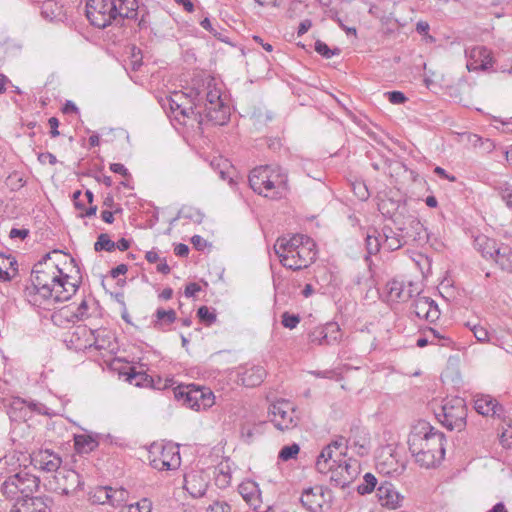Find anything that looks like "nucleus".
I'll return each instance as SVG.
<instances>
[{"label": "nucleus", "instance_id": "nucleus-7", "mask_svg": "<svg viewBox=\"0 0 512 512\" xmlns=\"http://www.w3.org/2000/svg\"><path fill=\"white\" fill-rule=\"evenodd\" d=\"M435 416L449 430H462L466 425L467 409L464 399L454 397L442 401Z\"/></svg>", "mask_w": 512, "mask_h": 512}, {"label": "nucleus", "instance_id": "nucleus-30", "mask_svg": "<svg viewBox=\"0 0 512 512\" xmlns=\"http://www.w3.org/2000/svg\"><path fill=\"white\" fill-rule=\"evenodd\" d=\"M184 480V488L192 497L200 498L205 495L208 484L201 475L190 473Z\"/></svg>", "mask_w": 512, "mask_h": 512}, {"label": "nucleus", "instance_id": "nucleus-48", "mask_svg": "<svg viewBox=\"0 0 512 512\" xmlns=\"http://www.w3.org/2000/svg\"><path fill=\"white\" fill-rule=\"evenodd\" d=\"M388 99L392 104H402L406 101L405 95L400 91L388 92Z\"/></svg>", "mask_w": 512, "mask_h": 512}, {"label": "nucleus", "instance_id": "nucleus-61", "mask_svg": "<svg viewBox=\"0 0 512 512\" xmlns=\"http://www.w3.org/2000/svg\"><path fill=\"white\" fill-rule=\"evenodd\" d=\"M157 271L162 274H169L170 273V267L167 264L165 259H161L157 264Z\"/></svg>", "mask_w": 512, "mask_h": 512}, {"label": "nucleus", "instance_id": "nucleus-4", "mask_svg": "<svg viewBox=\"0 0 512 512\" xmlns=\"http://www.w3.org/2000/svg\"><path fill=\"white\" fill-rule=\"evenodd\" d=\"M274 250L282 265L292 270L306 268L316 255L314 241L299 234L278 238Z\"/></svg>", "mask_w": 512, "mask_h": 512}, {"label": "nucleus", "instance_id": "nucleus-3", "mask_svg": "<svg viewBox=\"0 0 512 512\" xmlns=\"http://www.w3.org/2000/svg\"><path fill=\"white\" fill-rule=\"evenodd\" d=\"M445 435L426 421H418L408 436L409 451L424 468L439 464L445 456Z\"/></svg>", "mask_w": 512, "mask_h": 512}, {"label": "nucleus", "instance_id": "nucleus-47", "mask_svg": "<svg viewBox=\"0 0 512 512\" xmlns=\"http://www.w3.org/2000/svg\"><path fill=\"white\" fill-rule=\"evenodd\" d=\"M207 512H231V507L225 501H215L207 508Z\"/></svg>", "mask_w": 512, "mask_h": 512}, {"label": "nucleus", "instance_id": "nucleus-46", "mask_svg": "<svg viewBox=\"0 0 512 512\" xmlns=\"http://www.w3.org/2000/svg\"><path fill=\"white\" fill-rule=\"evenodd\" d=\"M366 244L367 250L370 254H376L379 251L380 243L376 236L368 234Z\"/></svg>", "mask_w": 512, "mask_h": 512}, {"label": "nucleus", "instance_id": "nucleus-44", "mask_svg": "<svg viewBox=\"0 0 512 512\" xmlns=\"http://www.w3.org/2000/svg\"><path fill=\"white\" fill-rule=\"evenodd\" d=\"M315 51L325 58H331L334 55L339 54V50H331L326 43L317 41L315 43Z\"/></svg>", "mask_w": 512, "mask_h": 512}, {"label": "nucleus", "instance_id": "nucleus-62", "mask_svg": "<svg viewBox=\"0 0 512 512\" xmlns=\"http://www.w3.org/2000/svg\"><path fill=\"white\" fill-rule=\"evenodd\" d=\"M230 481H231V476H229L228 474H225L224 477H222V476L216 477L217 485L222 488L228 486L230 484Z\"/></svg>", "mask_w": 512, "mask_h": 512}, {"label": "nucleus", "instance_id": "nucleus-25", "mask_svg": "<svg viewBox=\"0 0 512 512\" xmlns=\"http://www.w3.org/2000/svg\"><path fill=\"white\" fill-rule=\"evenodd\" d=\"M71 313L78 319L98 318L100 317V306L98 302L92 298H85L79 304H73Z\"/></svg>", "mask_w": 512, "mask_h": 512}, {"label": "nucleus", "instance_id": "nucleus-13", "mask_svg": "<svg viewBox=\"0 0 512 512\" xmlns=\"http://www.w3.org/2000/svg\"><path fill=\"white\" fill-rule=\"evenodd\" d=\"M417 282L404 281L398 278L389 280L382 292L384 300L390 304L408 301L413 295L419 294Z\"/></svg>", "mask_w": 512, "mask_h": 512}, {"label": "nucleus", "instance_id": "nucleus-8", "mask_svg": "<svg viewBox=\"0 0 512 512\" xmlns=\"http://www.w3.org/2000/svg\"><path fill=\"white\" fill-rule=\"evenodd\" d=\"M174 395L183 405L195 411L206 410L215 403L213 392L206 387L178 386L174 389Z\"/></svg>", "mask_w": 512, "mask_h": 512}, {"label": "nucleus", "instance_id": "nucleus-16", "mask_svg": "<svg viewBox=\"0 0 512 512\" xmlns=\"http://www.w3.org/2000/svg\"><path fill=\"white\" fill-rule=\"evenodd\" d=\"M332 499V493L323 486H314L302 492L300 501L309 512H322L324 506H328Z\"/></svg>", "mask_w": 512, "mask_h": 512}, {"label": "nucleus", "instance_id": "nucleus-11", "mask_svg": "<svg viewBox=\"0 0 512 512\" xmlns=\"http://www.w3.org/2000/svg\"><path fill=\"white\" fill-rule=\"evenodd\" d=\"M347 445L345 439H339L325 446L316 460V469L322 474L331 473V471L342 462L346 455Z\"/></svg>", "mask_w": 512, "mask_h": 512}, {"label": "nucleus", "instance_id": "nucleus-20", "mask_svg": "<svg viewBox=\"0 0 512 512\" xmlns=\"http://www.w3.org/2000/svg\"><path fill=\"white\" fill-rule=\"evenodd\" d=\"M492 65V53L486 47L477 46L470 50L467 62V68L469 71L486 70Z\"/></svg>", "mask_w": 512, "mask_h": 512}, {"label": "nucleus", "instance_id": "nucleus-36", "mask_svg": "<svg viewBox=\"0 0 512 512\" xmlns=\"http://www.w3.org/2000/svg\"><path fill=\"white\" fill-rule=\"evenodd\" d=\"M110 486H97L89 492V501L92 504L109 505Z\"/></svg>", "mask_w": 512, "mask_h": 512}, {"label": "nucleus", "instance_id": "nucleus-55", "mask_svg": "<svg viewBox=\"0 0 512 512\" xmlns=\"http://www.w3.org/2000/svg\"><path fill=\"white\" fill-rule=\"evenodd\" d=\"M198 316L200 320H214L215 316L210 313L208 307L202 306L198 309Z\"/></svg>", "mask_w": 512, "mask_h": 512}, {"label": "nucleus", "instance_id": "nucleus-18", "mask_svg": "<svg viewBox=\"0 0 512 512\" xmlns=\"http://www.w3.org/2000/svg\"><path fill=\"white\" fill-rule=\"evenodd\" d=\"M376 497L382 507L395 510L402 506L404 497L388 481L382 482L376 489Z\"/></svg>", "mask_w": 512, "mask_h": 512}, {"label": "nucleus", "instance_id": "nucleus-14", "mask_svg": "<svg viewBox=\"0 0 512 512\" xmlns=\"http://www.w3.org/2000/svg\"><path fill=\"white\" fill-rule=\"evenodd\" d=\"M7 413L11 421L25 422L29 420L34 413L47 414V407L37 401L16 397L12 399Z\"/></svg>", "mask_w": 512, "mask_h": 512}, {"label": "nucleus", "instance_id": "nucleus-17", "mask_svg": "<svg viewBox=\"0 0 512 512\" xmlns=\"http://www.w3.org/2000/svg\"><path fill=\"white\" fill-rule=\"evenodd\" d=\"M28 458L34 468L47 473L57 472L62 465L61 456L50 449H40Z\"/></svg>", "mask_w": 512, "mask_h": 512}, {"label": "nucleus", "instance_id": "nucleus-38", "mask_svg": "<svg viewBox=\"0 0 512 512\" xmlns=\"http://www.w3.org/2000/svg\"><path fill=\"white\" fill-rule=\"evenodd\" d=\"M239 493L248 504L254 505L257 501L259 491L256 483L246 482L239 486Z\"/></svg>", "mask_w": 512, "mask_h": 512}, {"label": "nucleus", "instance_id": "nucleus-45", "mask_svg": "<svg viewBox=\"0 0 512 512\" xmlns=\"http://www.w3.org/2000/svg\"><path fill=\"white\" fill-rule=\"evenodd\" d=\"M114 242L111 241L108 236L101 235L95 243V250H106L112 251L114 249Z\"/></svg>", "mask_w": 512, "mask_h": 512}, {"label": "nucleus", "instance_id": "nucleus-54", "mask_svg": "<svg viewBox=\"0 0 512 512\" xmlns=\"http://www.w3.org/2000/svg\"><path fill=\"white\" fill-rule=\"evenodd\" d=\"M38 159L41 163H44V164L49 163L50 165H54L57 163L56 157L52 153H49V152L40 154Z\"/></svg>", "mask_w": 512, "mask_h": 512}, {"label": "nucleus", "instance_id": "nucleus-53", "mask_svg": "<svg viewBox=\"0 0 512 512\" xmlns=\"http://www.w3.org/2000/svg\"><path fill=\"white\" fill-rule=\"evenodd\" d=\"M48 124H49V127H50V134H51V137L55 138L57 136H59V131H58V128H59V120L56 118V117H51L49 120H48Z\"/></svg>", "mask_w": 512, "mask_h": 512}, {"label": "nucleus", "instance_id": "nucleus-49", "mask_svg": "<svg viewBox=\"0 0 512 512\" xmlns=\"http://www.w3.org/2000/svg\"><path fill=\"white\" fill-rule=\"evenodd\" d=\"M191 243L196 250L202 251L207 247V241L200 235H194L191 238Z\"/></svg>", "mask_w": 512, "mask_h": 512}, {"label": "nucleus", "instance_id": "nucleus-32", "mask_svg": "<svg viewBox=\"0 0 512 512\" xmlns=\"http://www.w3.org/2000/svg\"><path fill=\"white\" fill-rule=\"evenodd\" d=\"M449 343H451L450 338L440 334L434 328H429L416 341V345L420 348L425 347L428 344L447 346Z\"/></svg>", "mask_w": 512, "mask_h": 512}, {"label": "nucleus", "instance_id": "nucleus-40", "mask_svg": "<svg viewBox=\"0 0 512 512\" xmlns=\"http://www.w3.org/2000/svg\"><path fill=\"white\" fill-rule=\"evenodd\" d=\"M378 480L372 473H366L363 482L358 485L357 492L360 495L370 494L377 486Z\"/></svg>", "mask_w": 512, "mask_h": 512}, {"label": "nucleus", "instance_id": "nucleus-57", "mask_svg": "<svg viewBox=\"0 0 512 512\" xmlns=\"http://www.w3.org/2000/svg\"><path fill=\"white\" fill-rule=\"evenodd\" d=\"M174 252L177 256L186 257L189 253V248L186 244H178L174 248Z\"/></svg>", "mask_w": 512, "mask_h": 512}, {"label": "nucleus", "instance_id": "nucleus-63", "mask_svg": "<svg viewBox=\"0 0 512 512\" xmlns=\"http://www.w3.org/2000/svg\"><path fill=\"white\" fill-rule=\"evenodd\" d=\"M157 316L159 319L167 317L168 320H173L175 318V312L173 310H169V311L159 310L157 312Z\"/></svg>", "mask_w": 512, "mask_h": 512}, {"label": "nucleus", "instance_id": "nucleus-39", "mask_svg": "<svg viewBox=\"0 0 512 512\" xmlns=\"http://www.w3.org/2000/svg\"><path fill=\"white\" fill-rule=\"evenodd\" d=\"M129 499V492L123 488H113L111 487V492L109 493V505L112 507H121L126 505Z\"/></svg>", "mask_w": 512, "mask_h": 512}, {"label": "nucleus", "instance_id": "nucleus-21", "mask_svg": "<svg viewBox=\"0 0 512 512\" xmlns=\"http://www.w3.org/2000/svg\"><path fill=\"white\" fill-rule=\"evenodd\" d=\"M58 489L64 495H70L81 489L83 486V479L81 475L74 470H64L56 476Z\"/></svg>", "mask_w": 512, "mask_h": 512}, {"label": "nucleus", "instance_id": "nucleus-2", "mask_svg": "<svg viewBox=\"0 0 512 512\" xmlns=\"http://www.w3.org/2000/svg\"><path fill=\"white\" fill-rule=\"evenodd\" d=\"M21 457L26 458L25 454L13 451L0 459V467L11 466L0 486V492L7 500L15 501V503L34 498L33 494L40 487V478L33 474L26 465L22 467Z\"/></svg>", "mask_w": 512, "mask_h": 512}, {"label": "nucleus", "instance_id": "nucleus-6", "mask_svg": "<svg viewBox=\"0 0 512 512\" xmlns=\"http://www.w3.org/2000/svg\"><path fill=\"white\" fill-rule=\"evenodd\" d=\"M251 188L265 197H276L286 187V176L277 167L260 166L249 176Z\"/></svg>", "mask_w": 512, "mask_h": 512}, {"label": "nucleus", "instance_id": "nucleus-37", "mask_svg": "<svg viewBox=\"0 0 512 512\" xmlns=\"http://www.w3.org/2000/svg\"><path fill=\"white\" fill-rule=\"evenodd\" d=\"M340 327L338 322H325L320 325V334H323L322 338L325 339V343L330 344L333 341H337L339 338Z\"/></svg>", "mask_w": 512, "mask_h": 512}, {"label": "nucleus", "instance_id": "nucleus-51", "mask_svg": "<svg viewBox=\"0 0 512 512\" xmlns=\"http://www.w3.org/2000/svg\"><path fill=\"white\" fill-rule=\"evenodd\" d=\"M110 170L114 173L120 174L121 176L128 178L130 176L128 169L121 163H112Z\"/></svg>", "mask_w": 512, "mask_h": 512}, {"label": "nucleus", "instance_id": "nucleus-58", "mask_svg": "<svg viewBox=\"0 0 512 512\" xmlns=\"http://www.w3.org/2000/svg\"><path fill=\"white\" fill-rule=\"evenodd\" d=\"M62 111L63 113L65 114H69V113H78V108L77 106L75 105V103H73L72 101H67L63 108H62Z\"/></svg>", "mask_w": 512, "mask_h": 512}, {"label": "nucleus", "instance_id": "nucleus-24", "mask_svg": "<svg viewBox=\"0 0 512 512\" xmlns=\"http://www.w3.org/2000/svg\"><path fill=\"white\" fill-rule=\"evenodd\" d=\"M467 326L480 342H494L503 338L490 322H467Z\"/></svg>", "mask_w": 512, "mask_h": 512}, {"label": "nucleus", "instance_id": "nucleus-42", "mask_svg": "<svg viewBox=\"0 0 512 512\" xmlns=\"http://www.w3.org/2000/svg\"><path fill=\"white\" fill-rule=\"evenodd\" d=\"M82 197L81 191H76L73 194V199L76 208L80 211L81 216H91L96 213V206H89L88 208H85L83 203L81 202L80 198Z\"/></svg>", "mask_w": 512, "mask_h": 512}, {"label": "nucleus", "instance_id": "nucleus-9", "mask_svg": "<svg viewBox=\"0 0 512 512\" xmlns=\"http://www.w3.org/2000/svg\"><path fill=\"white\" fill-rule=\"evenodd\" d=\"M150 465L159 471L175 470L181 465L179 447L174 444H153L149 449Z\"/></svg>", "mask_w": 512, "mask_h": 512}, {"label": "nucleus", "instance_id": "nucleus-34", "mask_svg": "<svg viewBox=\"0 0 512 512\" xmlns=\"http://www.w3.org/2000/svg\"><path fill=\"white\" fill-rule=\"evenodd\" d=\"M486 254L493 257L502 269L512 272V249L509 246L502 245L494 253L487 251Z\"/></svg>", "mask_w": 512, "mask_h": 512}, {"label": "nucleus", "instance_id": "nucleus-50", "mask_svg": "<svg viewBox=\"0 0 512 512\" xmlns=\"http://www.w3.org/2000/svg\"><path fill=\"white\" fill-rule=\"evenodd\" d=\"M200 291L201 286L198 283L192 282L186 285L184 293L186 297L190 298L194 297Z\"/></svg>", "mask_w": 512, "mask_h": 512}, {"label": "nucleus", "instance_id": "nucleus-19", "mask_svg": "<svg viewBox=\"0 0 512 512\" xmlns=\"http://www.w3.org/2000/svg\"><path fill=\"white\" fill-rule=\"evenodd\" d=\"M171 101V107L176 113V115H182L185 118L194 119L199 124L203 123L204 116L202 115V112L198 110L197 106H193L190 104V101L188 100L184 93H174Z\"/></svg>", "mask_w": 512, "mask_h": 512}, {"label": "nucleus", "instance_id": "nucleus-1", "mask_svg": "<svg viewBox=\"0 0 512 512\" xmlns=\"http://www.w3.org/2000/svg\"><path fill=\"white\" fill-rule=\"evenodd\" d=\"M32 283L44 298L67 301L81 283L80 269L70 254L53 251L34 265Z\"/></svg>", "mask_w": 512, "mask_h": 512}, {"label": "nucleus", "instance_id": "nucleus-23", "mask_svg": "<svg viewBox=\"0 0 512 512\" xmlns=\"http://www.w3.org/2000/svg\"><path fill=\"white\" fill-rule=\"evenodd\" d=\"M475 410L483 416H500L502 406L490 395L478 394L474 400Z\"/></svg>", "mask_w": 512, "mask_h": 512}, {"label": "nucleus", "instance_id": "nucleus-29", "mask_svg": "<svg viewBox=\"0 0 512 512\" xmlns=\"http://www.w3.org/2000/svg\"><path fill=\"white\" fill-rule=\"evenodd\" d=\"M99 445V435L96 433L75 434L74 447L80 454H89Z\"/></svg>", "mask_w": 512, "mask_h": 512}, {"label": "nucleus", "instance_id": "nucleus-33", "mask_svg": "<svg viewBox=\"0 0 512 512\" xmlns=\"http://www.w3.org/2000/svg\"><path fill=\"white\" fill-rule=\"evenodd\" d=\"M17 262L11 255L0 253V280L9 281L17 275Z\"/></svg>", "mask_w": 512, "mask_h": 512}, {"label": "nucleus", "instance_id": "nucleus-56", "mask_svg": "<svg viewBox=\"0 0 512 512\" xmlns=\"http://www.w3.org/2000/svg\"><path fill=\"white\" fill-rule=\"evenodd\" d=\"M323 334H320V325L310 334L311 342H317L318 344L325 343V339L322 338Z\"/></svg>", "mask_w": 512, "mask_h": 512}, {"label": "nucleus", "instance_id": "nucleus-31", "mask_svg": "<svg viewBox=\"0 0 512 512\" xmlns=\"http://www.w3.org/2000/svg\"><path fill=\"white\" fill-rule=\"evenodd\" d=\"M10 512H51L42 498H28L14 503Z\"/></svg>", "mask_w": 512, "mask_h": 512}, {"label": "nucleus", "instance_id": "nucleus-35", "mask_svg": "<svg viewBox=\"0 0 512 512\" xmlns=\"http://www.w3.org/2000/svg\"><path fill=\"white\" fill-rule=\"evenodd\" d=\"M127 379L131 384H134L135 386L152 387L154 389H162V387L160 386V383H161L160 379L157 381V383H155L153 378L144 372L131 371L130 373H128ZM166 387H167V385L165 384L163 386V388H166Z\"/></svg>", "mask_w": 512, "mask_h": 512}, {"label": "nucleus", "instance_id": "nucleus-59", "mask_svg": "<svg viewBox=\"0 0 512 512\" xmlns=\"http://www.w3.org/2000/svg\"><path fill=\"white\" fill-rule=\"evenodd\" d=\"M434 172H435L437 175H439L440 177H442V178H445V179L449 180L450 182H455V181H456V177H455V176L448 175V174L446 173V171H445L443 168L439 167V166H437V167L434 169Z\"/></svg>", "mask_w": 512, "mask_h": 512}, {"label": "nucleus", "instance_id": "nucleus-27", "mask_svg": "<svg viewBox=\"0 0 512 512\" xmlns=\"http://www.w3.org/2000/svg\"><path fill=\"white\" fill-rule=\"evenodd\" d=\"M71 341L79 342L80 348L91 347L96 343L95 331L85 324L73 325Z\"/></svg>", "mask_w": 512, "mask_h": 512}, {"label": "nucleus", "instance_id": "nucleus-5", "mask_svg": "<svg viewBox=\"0 0 512 512\" xmlns=\"http://www.w3.org/2000/svg\"><path fill=\"white\" fill-rule=\"evenodd\" d=\"M136 9V0H88L86 17L93 26L105 28L118 17H131Z\"/></svg>", "mask_w": 512, "mask_h": 512}, {"label": "nucleus", "instance_id": "nucleus-15", "mask_svg": "<svg viewBox=\"0 0 512 512\" xmlns=\"http://www.w3.org/2000/svg\"><path fill=\"white\" fill-rule=\"evenodd\" d=\"M359 473L360 464L358 460L345 457L331 471L330 481L335 487L345 488L354 481Z\"/></svg>", "mask_w": 512, "mask_h": 512}, {"label": "nucleus", "instance_id": "nucleus-64", "mask_svg": "<svg viewBox=\"0 0 512 512\" xmlns=\"http://www.w3.org/2000/svg\"><path fill=\"white\" fill-rule=\"evenodd\" d=\"M487 512H508V510L506 509L504 503L498 502Z\"/></svg>", "mask_w": 512, "mask_h": 512}, {"label": "nucleus", "instance_id": "nucleus-28", "mask_svg": "<svg viewBox=\"0 0 512 512\" xmlns=\"http://www.w3.org/2000/svg\"><path fill=\"white\" fill-rule=\"evenodd\" d=\"M266 423L263 421H255L253 419H246L241 423L240 435L241 439L250 444L254 439L264 432Z\"/></svg>", "mask_w": 512, "mask_h": 512}, {"label": "nucleus", "instance_id": "nucleus-26", "mask_svg": "<svg viewBox=\"0 0 512 512\" xmlns=\"http://www.w3.org/2000/svg\"><path fill=\"white\" fill-rule=\"evenodd\" d=\"M266 376V370L260 365H251L245 367L239 373V379L246 387H255L260 385Z\"/></svg>", "mask_w": 512, "mask_h": 512}, {"label": "nucleus", "instance_id": "nucleus-52", "mask_svg": "<svg viewBox=\"0 0 512 512\" xmlns=\"http://www.w3.org/2000/svg\"><path fill=\"white\" fill-rule=\"evenodd\" d=\"M500 444L508 449L512 446V432L504 431L499 437Z\"/></svg>", "mask_w": 512, "mask_h": 512}, {"label": "nucleus", "instance_id": "nucleus-60", "mask_svg": "<svg viewBox=\"0 0 512 512\" xmlns=\"http://www.w3.org/2000/svg\"><path fill=\"white\" fill-rule=\"evenodd\" d=\"M145 258L149 263H157L161 260L159 254L154 250L146 252Z\"/></svg>", "mask_w": 512, "mask_h": 512}, {"label": "nucleus", "instance_id": "nucleus-43", "mask_svg": "<svg viewBox=\"0 0 512 512\" xmlns=\"http://www.w3.org/2000/svg\"><path fill=\"white\" fill-rule=\"evenodd\" d=\"M152 503L149 499L143 498L135 504L127 507V512H151Z\"/></svg>", "mask_w": 512, "mask_h": 512}, {"label": "nucleus", "instance_id": "nucleus-22", "mask_svg": "<svg viewBox=\"0 0 512 512\" xmlns=\"http://www.w3.org/2000/svg\"><path fill=\"white\" fill-rule=\"evenodd\" d=\"M414 313L416 317L423 320H438L441 316V311L435 301L425 296L416 299Z\"/></svg>", "mask_w": 512, "mask_h": 512}, {"label": "nucleus", "instance_id": "nucleus-10", "mask_svg": "<svg viewBox=\"0 0 512 512\" xmlns=\"http://www.w3.org/2000/svg\"><path fill=\"white\" fill-rule=\"evenodd\" d=\"M270 421L280 431L295 428L299 422V416L295 406L290 401L281 399L271 404L269 408Z\"/></svg>", "mask_w": 512, "mask_h": 512}, {"label": "nucleus", "instance_id": "nucleus-12", "mask_svg": "<svg viewBox=\"0 0 512 512\" xmlns=\"http://www.w3.org/2000/svg\"><path fill=\"white\" fill-rule=\"evenodd\" d=\"M205 118L215 125H224L228 122L230 108L225 104L218 88H211L207 92L204 104Z\"/></svg>", "mask_w": 512, "mask_h": 512}, {"label": "nucleus", "instance_id": "nucleus-41", "mask_svg": "<svg viewBox=\"0 0 512 512\" xmlns=\"http://www.w3.org/2000/svg\"><path fill=\"white\" fill-rule=\"evenodd\" d=\"M300 451V447L298 444L293 443L291 445H287L282 447L278 454V458L282 461H288L290 459L296 458Z\"/></svg>", "mask_w": 512, "mask_h": 512}]
</instances>
